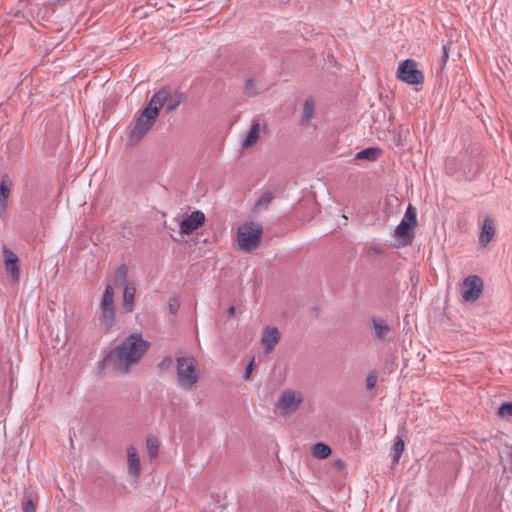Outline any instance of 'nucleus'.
I'll return each mask as SVG.
<instances>
[{
	"mask_svg": "<svg viewBox=\"0 0 512 512\" xmlns=\"http://www.w3.org/2000/svg\"><path fill=\"white\" fill-rule=\"evenodd\" d=\"M12 185L13 183L8 176L2 177L0 182V216H3L7 211Z\"/></svg>",
	"mask_w": 512,
	"mask_h": 512,
	"instance_id": "14",
	"label": "nucleus"
},
{
	"mask_svg": "<svg viewBox=\"0 0 512 512\" xmlns=\"http://www.w3.org/2000/svg\"><path fill=\"white\" fill-rule=\"evenodd\" d=\"M495 232L496 229L494 220L490 216H486L483 220L479 235L480 245L483 247L487 246L495 236Z\"/></svg>",
	"mask_w": 512,
	"mask_h": 512,
	"instance_id": "13",
	"label": "nucleus"
},
{
	"mask_svg": "<svg viewBox=\"0 0 512 512\" xmlns=\"http://www.w3.org/2000/svg\"><path fill=\"white\" fill-rule=\"evenodd\" d=\"M335 466L342 468L344 466V463L341 460H338L335 462Z\"/></svg>",
	"mask_w": 512,
	"mask_h": 512,
	"instance_id": "35",
	"label": "nucleus"
},
{
	"mask_svg": "<svg viewBox=\"0 0 512 512\" xmlns=\"http://www.w3.org/2000/svg\"><path fill=\"white\" fill-rule=\"evenodd\" d=\"M173 363H174L173 358L170 356H167V357L163 358L162 361L159 363V369L162 371H166L173 366Z\"/></svg>",
	"mask_w": 512,
	"mask_h": 512,
	"instance_id": "29",
	"label": "nucleus"
},
{
	"mask_svg": "<svg viewBox=\"0 0 512 512\" xmlns=\"http://www.w3.org/2000/svg\"><path fill=\"white\" fill-rule=\"evenodd\" d=\"M262 226L254 222H246L237 231L238 246L243 251L254 250L260 241Z\"/></svg>",
	"mask_w": 512,
	"mask_h": 512,
	"instance_id": "6",
	"label": "nucleus"
},
{
	"mask_svg": "<svg viewBox=\"0 0 512 512\" xmlns=\"http://www.w3.org/2000/svg\"><path fill=\"white\" fill-rule=\"evenodd\" d=\"M405 444L404 441L398 437L395 441L393 447H392V455H393V462L397 463L404 451Z\"/></svg>",
	"mask_w": 512,
	"mask_h": 512,
	"instance_id": "25",
	"label": "nucleus"
},
{
	"mask_svg": "<svg viewBox=\"0 0 512 512\" xmlns=\"http://www.w3.org/2000/svg\"><path fill=\"white\" fill-rule=\"evenodd\" d=\"M397 77L411 85L421 84L424 80L423 73L417 69V63L413 59H406L399 65Z\"/></svg>",
	"mask_w": 512,
	"mask_h": 512,
	"instance_id": "8",
	"label": "nucleus"
},
{
	"mask_svg": "<svg viewBox=\"0 0 512 512\" xmlns=\"http://www.w3.org/2000/svg\"><path fill=\"white\" fill-rule=\"evenodd\" d=\"M127 276H128V267L125 264H121L115 272L114 283L116 285L124 284V283L126 284Z\"/></svg>",
	"mask_w": 512,
	"mask_h": 512,
	"instance_id": "23",
	"label": "nucleus"
},
{
	"mask_svg": "<svg viewBox=\"0 0 512 512\" xmlns=\"http://www.w3.org/2000/svg\"><path fill=\"white\" fill-rule=\"evenodd\" d=\"M448 59V50L447 45H443V55H442V62L445 63Z\"/></svg>",
	"mask_w": 512,
	"mask_h": 512,
	"instance_id": "33",
	"label": "nucleus"
},
{
	"mask_svg": "<svg viewBox=\"0 0 512 512\" xmlns=\"http://www.w3.org/2000/svg\"><path fill=\"white\" fill-rule=\"evenodd\" d=\"M115 293L112 285H107L102 295L97 320L99 327L105 331L110 330L115 324Z\"/></svg>",
	"mask_w": 512,
	"mask_h": 512,
	"instance_id": "3",
	"label": "nucleus"
},
{
	"mask_svg": "<svg viewBox=\"0 0 512 512\" xmlns=\"http://www.w3.org/2000/svg\"><path fill=\"white\" fill-rule=\"evenodd\" d=\"M136 295V286L132 282H127L123 291V302L122 306L125 312L131 313L134 310Z\"/></svg>",
	"mask_w": 512,
	"mask_h": 512,
	"instance_id": "16",
	"label": "nucleus"
},
{
	"mask_svg": "<svg viewBox=\"0 0 512 512\" xmlns=\"http://www.w3.org/2000/svg\"><path fill=\"white\" fill-rule=\"evenodd\" d=\"M273 198L274 196L271 192H265L256 202L255 210L259 211L262 209H266L272 202Z\"/></svg>",
	"mask_w": 512,
	"mask_h": 512,
	"instance_id": "24",
	"label": "nucleus"
},
{
	"mask_svg": "<svg viewBox=\"0 0 512 512\" xmlns=\"http://www.w3.org/2000/svg\"><path fill=\"white\" fill-rule=\"evenodd\" d=\"M234 313H235V307H234V306H230V307L228 308V314H229V316H230V317H232V316L234 315Z\"/></svg>",
	"mask_w": 512,
	"mask_h": 512,
	"instance_id": "34",
	"label": "nucleus"
},
{
	"mask_svg": "<svg viewBox=\"0 0 512 512\" xmlns=\"http://www.w3.org/2000/svg\"><path fill=\"white\" fill-rule=\"evenodd\" d=\"M148 348L149 343L142 338L141 334H131L108 353L102 360V366L127 373L142 358Z\"/></svg>",
	"mask_w": 512,
	"mask_h": 512,
	"instance_id": "1",
	"label": "nucleus"
},
{
	"mask_svg": "<svg viewBox=\"0 0 512 512\" xmlns=\"http://www.w3.org/2000/svg\"><path fill=\"white\" fill-rule=\"evenodd\" d=\"M5 262L9 268L10 273L13 277H18L17 256L10 250L5 249L4 251Z\"/></svg>",
	"mask_w": 512,
	"mask_h": 512,
	"instance_id": "19",
	"label": "nucleus"
},
{
	"mask_svg": "<svg viewBox=\"0 0 512 512\" xmlns=\"http://www.w3.org/2000/svg\"><path fill=\"white\" fill-rule=\"evenodd\" d=\"M253 370H254V357L247 364V366L245 368V371H244V374H243V378L245 380L250 379V376H251V373H252Z\"/></svg>",
	"mask_w": 512,
	"mask_h": 512,
	"instance_id": "31",
	"label": "nucleus"
},
{
	"mask_svg": "<svg viewBox=\"0 0 512 512\" xmlns=\"http://www.w3.org/2000/svg\"><path fill=\"white\" fill-rule=\"evenodd\" d=\"M281 337L279 329L275 326L268 325L264 328L261 335V345L264 347V353L267 355L273 351Z\"/></svg>",
	"mask_w": 512,
	"mask_h": 512,
	"instance_id": "10",
	"label": "nucleus"
},
{
	"mask_svg": "<svg viewBox=\"0 0 512 512\" xmlns=\"http://www.w3.org/2000/svg\"><path fill=\"white\" fill-rule=\"evenodd\" d=\"M377 383V374L375 372H370L366 378V387L368 390H372L375 388Z\"/></svg>",
	"mask_w": 512,
	"mask_h": 512,
	"instance_id": "28",
	"label": "nucleus"
},
{
	"mask_svg": "<svg viewBox=\"0 0 512 512\" xmlns=\"http://www.w3.org/2000/svg\"><path fill=\"white\" fill-rule=\"evenodd\" d=\"M379 150L376 148H367L357 153V159L375 160Z\"/></svg>",
	"mask_w": 512,
	"mask_h": 512,
	"instance_id": "26",
	"label": "nucleus"
},
{
	"mask_svg": "<svg viewBox=\"0 0 512 512\" xmlns=\"http://www.w3.org/2000/svg\"><path fill=\"white\" fill-rule=\"evenodd\" d=\"M372 327L374 336L380 340H384L390 331V326L382 318H373Z\"/></svg>",
	"mask_w": 512,
	"mask_h": 512,
	"instance_id": "17",
	"label": "nucleus"
},
{
	"mask_svg": "<svg viewBox=\"0 0 512 512\" xmlns=\"http://www.w3.org/2000/svg\"><path fill=\"white\" fill-rule=\"evenodd\" d=\"M197 360L193 356L177 357V380L186 390L191 389L198 381Z\"/></svg>",
	"mask_w": 512,
	"mask_h": 512,
	"instance_id": "4",
	"label": "nucleus"
},
{
	"mask_svg": "<svg viewBox=\"0 0 512 512\" xmlns=\"http://www.w3.org/2000/svg\"><path fill=\"white\" fill-rule=\"evenodd\" d=\"M416 225V209L412 205H409L406 209V212L401 222L397 225V227L394 230V238L398 240L399 243L403 246L410 244L414 238L413 229L416 227Z\"/></svg>",
	"mask_w": 512,
	"mask_h": 512,
	"instance_id": "5",
	"label": "nucleus"
},
{
	"mask_svg": "<svg viewBox=\"0 0 512 512\" xmlns=\"http://www.w3.org/2000/svg\"><path fill=\"white\" fill-rule=\"evenodd\" d=\"M22 509L23 512H35V506L32 500H27L23 502Z\"/></svg>",
	"mask_w": 512,
	"mask_h": 512,
	"instance_id": "32",
	"label": "nucleus"
},
{
	"mask_svg": "<svg viewBox=\"0 0 512 512\" xmlns=\"http://www.w3.org/2000/svg\"><path fill=\"white\" fill-rule=\"evenodd\" d=\"M163 101V93L159 95H153L148 105L143 109L140 116L137 118L133 128L129 134V141L136 143L142 139V137L150 130L154 124L158 113L157 105H161Z\"/></svg>",
	"mask_w": 512,
	"mask_h": 512,
	"instance_id": "2",
	"label": "nucleus"
},
{
	"mask_svg": "<svg viewBox=\"0 0 512 512\" xmlns=\"http://www.w3.org/2000/svg\"><path fill=\"white\" fill-rule=\"evenodd\" d=\"M204 222V213L200 210L194 211L181 222L180 233L183 235H189L201 227Z\"/></svg>",
	"mask_w": 512,
	"mask_h": 512,
	"instance_id": "11",
	"label": "nucleus"
},
{
	"mask_svg": "<svg viewBox=\"0 0 512 512\" xmlns=\"http://www.w3.org/2000/svg\"><path fill=\"white\" fill-rule=\"evenodd\" d=\"M331 454V448L325 443H316L313 446V455L318 459H325Z\"/></svg>",
	"mask_w": 512,
	"mask_h": 512,
	"instance_id": "21",
	"label": "nucleus"
},
{
	"mask_svg": "<svg viewBox=\"0 0 512 512\" xmlns=\"http://www.w3.org/2000/svg\"><path fill=\"white\" fill-rule=\"evenodd\" d=\"M260 133V124L253 121L250 130L243 141V147L248 148L256 144Z\"/></svg>",
	"mask_w": 512,
	"mask_h": 512,
	"instance_id": "18",
	"label": "nucleus"
},
{
	"mask_svg": "<svg viewBox=\"0 0 512 512\" xmlns=\"http://www.w3.org/2000/svg\"><path fill=\"white\" fill-rule=\"evenodd\" d=\"M315 112V103L312 98L307 99L303 106L302 122L308 123L313 117Z\"/></svg>",
	"mask_w": 512,
	"mask_h": 512,
	"instance_id": "20",
	"label": "nucleus"
},
{
	"mask_svg": "<svg viewBox=\"0 0 512 512\" xmlns=\"http://www.w3.org/2000/svg\"><path fill=\"white\" fill-rule=\"evenodd\" d=\"M180 308L179 300L176 297H172L169 300V311L171 314H176Z\"/></svg>",
	"mask_w": 512,
	"mask_h": 512,
	"instance_id": "30",
	"label": "nucleus"
},
{
	"mask_svg": "<svg viewBox=\"0 0 512 512\" xmlns=\"http://www.w3.org/2000/svg\"><path fill=\"white\" fill-rule=\"evenodd\" d=\"M128 473L134 479L140 476V457L134 446L127 448Z\"/></svg>",
	"mask_w": 512,
	"mask_h": 512,
	"instance_id": "15",
	"label": "nucleus"
},
{
	"mask_svg": "<svg viewBox=\"0 0 512 512\" xmlns=\"http://www.w3.org/2000/svg\"><path fill=\"white\" fill-rule=\"evenodd\" d=\"M498 414L501 417L512 416V402L503 403L498 409Z\"/></svg>",
	"mask_w": 512,
	"mask_h": 512,
	"instance_id": "27",
	"label": "nucleus"
},
{
	"mask_svg": "<svg viewBox=\"0 0 512 512\" xmlns=\"http://www.w3.org/2000/svg\"><path fill=\"white\" fill-rule=\"evenodd\" d=\"M163 93V101L161 100V105H157V113L159 114V111L164 106L166 107V110L168 112L174 111L181 103V96L173 94L171 89L168 87H164L160 89L158 92H156L154 95H159Z\"/></svg>",
	"mask_w": 512,
	"mask_h": 512,
	"instance_id": "12",
	"label": "nucleus"
},
{
	"mask_svg": "<svg viewBox=\"0 0 512 512\" xmlns=\"http://www.w3.org/2000/svg\"><path fill=\"white\" fill-rule=\"evenodd\" d=\"M304 395L300 390L284 389L276 402V407L282 415L295 413L303 404Z\"/></svg>",
	"mask_w": 512,
	"mask_h": 512,
	"instance_id": "7",
	"label": "nucleus"
},
{
	"mask_svg": "<svg viewBox=\"0 0 512 512\" xmlns=\"http://www.w3.org/2000/svg\"><path fill=\"white\" fill-rule=\"evenodd\" d=\"M483 281L477 275H471L465 278L462 285V299L466 302L476 301L482 292Z\"/></svg>",
	"mask_w": 512,
	"mask_h": 512,
	"instance_id": "9",
	"label": "nucleus"
},
{
	"mask_svg": "<svg viewBox=\"0 0 512 512\" xmlns=\"http://www.w3.org/2000/svg\"><path fill=\"white\" fill-rule=\"evenodd\" d=\"M147 452L151 459L157 457L159 450V440L150 435L146 439Z\"/></svg>",
	"mask_w": 512,
	"mask_h": 512,
	"instance_id": "22",
	"label": "nucleus"
}]
</instances>
